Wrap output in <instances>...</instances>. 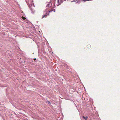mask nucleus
<instances>
[{
  "instance_id": "obj_1",
  "label": "nucleus",
  "mask_w": 120,
  "mask_h": 120,
  "mask_svg": "<svg viewBox=\"0 0 120 120\" xmlns=\"http://www.w3.org/2000/svg\"><path fill=\"white\" fill-rule=\"evenodd\" d=\"M63 1V0H60V1H59V0H57V5H60L61 3H62Z\"/></svg>"
},
{
  "instance_id": "obj_2",
  "label": "nucleus",
  "mask_w": 120,
  "mask_h": 120,
  "mask_svg": "<svg viewBox=\"0 0 120 120\" xmlns=\"http://www.w3.org/2000/svg\"><path fill=\"white\" fill-rule=\"evenodd\" d=\"M28 5L30 9H32V4H28Z\"/></svg>"
},
{
  "instance_id": "obj_3",
  "label": "nucleus",
  "mask_w": 120,
  "mask_h": 120,
  "mask_svg": "<svg viewBox=\"0 0 120 120\" xmlns=\"http://www.w3.org/2000/svg\"><path fill=\"white\" fill-rule=\"evenodd\" d=\"M30 9L32 13L33 14L35 12V11L32 8V9Z\"/></svg>"
},
{
  "instance_id": "obj_4",
  "label": "nucleus",
  "mask_w": 120,
  "mask_h": 120,
  "mask_svg": "<svg viewBox=\"0 0 120 120\" xmlns=\"http://www.w3.org/2000/svg\"><path fill=\"white\" fill-rule=\"evenodd\" d=\"M83 118L85 119V120H87V119L88 118L87 116H86L85 117V116H83Z\"/></svg>"
},
{
  "instance_id": "obj_5",
  "label": "nucleus",
  "mask_w": 120,
  "mask_h": 120,
  "mask_svg": "<svg viewBox=\"0 0 120 120\" xmlns=\"http://www.w3.org/2000/svg\"><path fill=\"white\" fill-rule=\"evenodd\" d=\"M48 15H44L42 16V18H43L44 17H46Z\"/></svg>"
},
{
  "instance_id": "obj_6",
  "label": "nucleus",
  "mask_w": 120,
  "mask_h": 120,
  "mask_svg": "<svg viewBox=\"0 0 120 120\" xmlns=\"http://www.w3.org/2000/svg\"><path fill=\"white\" fill-rule=\"evenodd\" d=\"M50 3H49V4H48L47 5H46V7H49L50 6Z\"/></svg>"
},
{
  "instance_id": "obj_7",
  "label": "nucleus",
  "mask_w": 120,
  "mask_h": 120,
  "mask_svg": "<svg viewBox=\"0 0 120 120\" xmlns=\"http://www.w3.org/2000/svg\"><path fill=\"white\" fill-rule=\"evenodd\" d=\"M48 103L49 104V105L51 104V103L49 101H48Z\"/></svg>"
},
{
  "instance_id": "obj_8",
  "label": "nucleus",
  "mask_w": 120,
  "mask_h": 120,
  "mask_svg": "<svg viewBox=\"0 0 120 120\" xmlns=\"http://www.w3.org/2000/svg\"><path fill=\"white\" fill-rule=\"evenodd\" d=\"M75 92H76L78 94L79 93L78 92V91L75 90Z\"/></svg>"
},
{
  "instance_id": "obj_9",
  "label": "nucleus",
  "mask_w": 120,
  "mask_h": 120,
  "mask_svg": "<svg viewBox=\"0 0 120 120\" xmlns=\"http://www.w3.org/2000/svg\"><path fill=\"white\" fill-rule=\"evenodd\" d=\"M34 61H35V60H36V59L35 58L34 59Z\"/></svg>"
},
{
  "instance_id": "obj_10",
  "label": "nucleus",
  "mask_w": 120,
  "mask_h": 120,
  "mask_svg": "<svg viewBox=\"0 0 120 120\" xmlns=\"http://www.w3.org/2000/svg\"><path fill=\"white\" fill-rule=\"evenodd\" d=\"M74 1H75V0H74L73 1H71V2H74Z\"/></svg>"
},
{
  "instance_id": "obj_11",
  "label": "nucleus",
  "mask_w": 120,
  "mask_h": 120,
  "mask_svg": "<svg viewBox=\"0 0 120 120\" xmlns=\"http://www.w3.org/2000/svg\"><path fill=\"white\" fill-rule=\"evenodd\" d=\"M14 114H15V115L16 114L15 113V112H14Z\"/></svg>"
},
{
  "instance_id": "obj_12",
  "label": "nucleus",
  "mask_w": 120,
  "mask_h": 120,
  "mask_svg": "<svg viewBox=\"0 0 120 120\" xmlns=\"http://www.w3.org/2000/svg\"><path fill=\"white\" fill-rule=\"evenodd\" d=\"M55 10H54V12H55Z\"/></svg>"
},
{
  "instance_id": "obj_13",
  "label": "nucleus",
  "mask_w": 120,
  "mask_h": 120,
  "mask_svg": "<svg viewBox=\"0 0 120 120\" xmlns=\"http://www.w3.org/2000/svg\"><path fill=\"white\" fill-rule=\"evenodd\" d=\"M51 11H49V12H51Z\"/></svg>"
}]
</instances>
